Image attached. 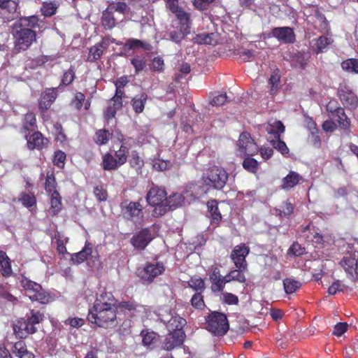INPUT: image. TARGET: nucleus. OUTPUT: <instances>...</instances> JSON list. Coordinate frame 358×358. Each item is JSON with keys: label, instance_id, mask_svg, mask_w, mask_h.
Listing matches in <instances>:
<instances>
[{"label": "nucleus", "instance_id": "nucleus-15", "mask_svg": "<svg viewBox=\"0 0 358 358\" xmlns=\"http://www.w3.org/2000/svg\"><path fill=\"white\" fill-rule=\"evenodd\" d=\"M37 327H33L27 320H20L13 324V331L17 337L22 338L36 331Z\"/></svg>", "mask_w": 358, "mask_h": 358}, {"label": "nucleus", "instance_id": "nucleus-43", "mask_svg": "<svg viewBox=\"0 0 358 358\" xmlns=\"http://www.w3.org/2000/svg\"><path fill=\"white\" fill-rule=\"evenodd\" d=\"M131 63L134 66L136 73H138L145 67L146 60L144 57L137 55L131 60Z\"/></svg>", "mask_w": 358, "mask_h": 358}, {"label": "nucleus", "instance_id": "nucleus-2", "mask_svg": "<svg viewBox=\"0 0 358 358\" xmlns=\"http://www.w3.org/2000/svg\"><path fill=\"white\" fill-rule=\"evenodd\" d=\"M37 24L38 18L34 15L21 17L13 24L12 34L16 49L25 50L36 41V33L31 29Z\"/></svg>", "mask_w": 358, "mask_h": 358}, {"label": "nucleus", "instance_id": "nucleus-6", "mask_svg": "<svg viewBox=\"0 0 358 358\" xmlns=\"http://www.w3.org/2000/svg\"><path fill=\"white\" fill-rule=\"evenodd\" d=\"M203 178L206 185L220 189L225 185L228 174L223 168L215 166L209 169L206 177Z\"/></svg>", "mask_w": 358, "mask_h": 358}, {"label": "nucleus", "instance_id": "nucleus-1", "mask_svg": "<svg viewBox=\"0 0 358 358\" xmlns=\"http://www.w3.org/2000/svg\"><path fill=\"white\" fill-rule=\"evenodd\" d=\"M117 306L111 292H103L96 297L90 308L87 320L99 327L108 328L115 325Z\"/></svg>", "mask_w": 358, "mask_h": 358}, {"label": "nucleus", "instance_id": "nucleus-39", "mask_svg": "<svg viewBox=\"0 0 358 358\" xmlns=\"http://www.w3.org/2000/svg\"><path fill=\"white\" fill-rule=\"evenodd\" d=\"M110 137V134L108 131L105 129H100L96 132L94 141L96 143L99 145H105L108 143Z\"/></svg>", "mask_w": 358, "mask_h": 358}, {"label": "nucleus", "instance_id": "nucleus-7", "mask_svg": "<svg viewBox=\"0 0 358 358\" xmlns=\"http://www.w3.org/2000/svg\"><path fill=\"white\" fill-rule=\"evenodd\" d=\"M258 146L248 132H243L237 141L236 154L241 157L257 153Z\"/></svg>", "mask_w": 358, "mask_h": 358}, {"label": "nucleus", "instance_id": "nucleus-48", "mask_svg": "<svg viewBox=\"0 0 358 358\" xmlns=\"http://www.w3.org/2000/svg\"><path fill=\"white\" fill-rule=\"evenodd\" d=\"M293 206L290 202L286 201L282 203L280 208L277 210L279 211L280 217H287L293 213Z\"/></svg>", "mask_w": 358, "mask_h": 358}, {"label": "nucleus", "instance_id": "nucleus-38", "mask_svg": "<svg viewBox=\"0 0 358 358\" xmlns=\"http://www.w3.org/2000/svg\"><path fill=\"white\" fill-rule=\"evenodd\" d=\"M332 42L333 40L331 37L327 36H320L317 41H315L314 44V45L316 47L317 52H322Z\"/></svg>", "mask_w": 358, "mask_h": 358}, {"label": "nucleus", "instance_id": "nucleus-62", "mask_svg": "<svg viewBox=\"0 0 358 358\" xmlns=\"http://www.w3.org/2000/svg\"><path fill=\"white\" fill-rule=\"evenodd\" d=\"M227 94H218L215 96L210 101V104L212 106H220L223 105L227 101Z\"/></svg>", "mask_w": 358, "mask_h": 358}, {"label": "nucleus", "instance_id": "nucleus-63", "mask_svg": "<svg viewBox=\"0 0 358 358\" xmlns=\"http://www.w3.org/2000/svg\"><path fill=\"white\" fill-rule=\"evenodd\" d=\"M348 324L346 322H339L335 325L333 334L336 336H342L348 329Z\"/></svg>", "mask_w": 358, "mask_h": 358}, {"label": "nucleus", "instance_id": "nucleus-49", "mask_svg": "<svg viewBox=\"0 0 358 358\" xmlns=\"http://www.w3.org/2000/svg\"><path fill=\"white\" fill-rule=\"evenodd\" d=\"M142 342L145 346L151 347L156 339V334L154 332H141Z\"/></svg>", "mask_w": 358, "mask_h": 358}, {"label": "nucleus", "instance_id": "nucleus-19", "mask_svg": "<svg viewBox=\"0 0 358 358\" xmlns=\"http://www.w3.org/2000/svg\"><path fill=\"white\" fill-rule=\"evenodd\" d=\"M108 41L102 40L101 42L95 44L89 49V54L87 56V61L94 62L101 58L104 50L108 46Z\"/></svg>", "mask_w": 358, "mask_h": 358}, {"label": "nucleus", "instance_id": "nucleus-55", "mask_svg": "<svg viewBox=\"0 0 358 358\" xmlns=\"http://www.w3.org/2000/svg\"><path fill=\"white\" fill-rule=\"evenodd\" d=\"M189 285L196 291H202L205 287L204 282L201 278H191Z\"/></svg>", "mask_w": 358, "mask_h": 358}, {"label": "nucleus", "instance_id": "nucleus-51", "mask_svg": "<svg viewBox=\"0 0 358 358\" xmlns=\"http://www.w3.org/2000/svg\"><path fill=\"white\" fill-rule=\"evenodd\" d=\"M243 166L247 171L255 173L257 169V162L253 158L246 157L243 162Z\"/></svg>", "mask_w": 358, "mask_h": 358}, {"label": "nucleus", "instance_id": "nucleus-47", "mask_svg": "<svg viewBox=\"0 0 358 358\" xmlns=\"http://www.w3.org/2000/svg\"><path fill=\"white\" fill-rule=\"evenodd\" d=\"M57 10V6L53 2H44L41 7V12L44 16L48 17L54 15Z\"/></svg>", "mask_w": 358, "mask_h": 358}, {"label": "nucleus", "instance_id": "nucleus-50", "mask_svg": "<svg viewBox=\"0 0 358 358\" xmlns=\"http://www.w3.org/2000/svg\"><path fill=\"white\" fill-rule=\"evenodd\" d=\"M65 160L66 154L64 152L57 150L55 152L52 162L55 166H58L59 168L64 167Z\"/></svg>", "mask_w": 358, "mask_h": 358}, {"label": "nucleus", "instance_id": "nucleus-14", "mask_svg": "<svg viewBox=\"0 0 358 358\" xmlns=\"http://www.w3.org/2000/svg\"><path fill=\"white\" fill-rule=\"evenodd\" d=\"M185 334L184 331H169L164 341V348L166 350H171L174 348L181 345L185 340Z\"/></svg>", "mask_w": 358, "mask_h": 358}, {"label": "nucleus", "instance_id": "nucleus-54", "mask_svg": "<svg viewBox=\"0 0 358 358\" xmlns=\"http://www.w3.org/2000/svg\"><path fill=\"white\" fill-rule=\"evenodd\" d=\"M171 164L169 161L162 159H155L152 162V166L157 171H165L171 166Z\"/></svg>", "mask_w": 358, "mask_h": 358}, {"label": "nucleus", "instance_id": "nucleus-5", "mask_svg": "<svg viewBox=\"0 0 358 358\" xmlns=\"http://www.w3.org/2000/svg\"><path fill=\"white\" fill-rule=\"evenodd\" d=\"M206 329L215 336H222L229 329V323L227 316L221 313H212L207 320Z\"/></svg>", "mask_w": 358, "mask_h": 358}, {"label": "nucleus", "instance_id": "nucleus-46", "mask_svg": "<svg viewBox=\"0 0 358 358\" xmlns=\"http://www.w3.org/2000/svg\"><path fill=\"white\" fill-rule=\"evenodd\" d=\"M274 148L281 152L282 155H286L289 152V149L284 141L280 139V137L275 138L274 140L271 141Z\"/></svg>", "mask_w": 358, "mask_h": 358}, {"label": "nucleus", "instance_id": "nucleus-22", "mask_svg": "<svg viewBox=\"0 0 358 358\" xmlns=\"http://www.w3.org/2000/svg\"><path fill=\"white\" fill-rule=\"evenodd\" d=\"M0 266L1 274L4 277H8L13 273L11 262L6 253L0 250Z\"/></svg>", "mask_w": 358, "mask_h": 358}, {"label": "nucleus", "instance_id": "nucleus-64", "mask_svg": "<svg viewBox=\"0 0 358 358\" xmlns=\"http://www.w3.org/2000/svg\"><path fill=\"white\" fill-rule=\"evenodd\" d=\"M309 55L308 53L299 52L295 55V59L300 67L304 68L308 61Z\"/></svg>", "mask_w": 358, "mask_h": 358}, {"label": "nucleus", "instance_id": "nucleus-11", "mask_svg": "<svg viewBox=\"0 0 358 358\" xmlns=\"http://www.w3.org/2000/svg\"><path fill=\"white\" fill-rule=\"evenodd\" d=\"M124 217L134 222H140L143 218V207L139 202L130 201L122 206Z\"/></svg>", "mask_w": 358, "mask_h": 358}, {"label": "nucleus", "instance_id": "nucleus-42", "mask_svg": "<svg viewBox=\"0 0 358 358\" xmlns=\"http://www.w3.org/2000/svg\"><path fill=\"white\" fill-rule=\"evenodd\" d=\"M214 34H201L196 35L194 38V40L198 43H204L208 45H213L215 43V41L213 40Z\"/></svg>", "mask_w": 358, "mask_h": 358}, {"label": "nucleus", "instance_id": "nucleus-21", "mask_svg": "<svg viewBox=\"0 0 358 358\" xmlns=\"http://www.w3.org/2000/svg\"><path fill=\"white\" fill-rule=\"evenodd\" d=\"M302 177L295 171H290L289 174L282 179V188L289 189L299 184Z\"/></svg>", "mask_w": 358, "mask_h": 358}, {"label": "nucleus", "instance_id": "nucleus-26", "mask_svg": "<svg viewBox=\"0 0 358 358\" xmlns=\"http://www.w3.org/2000/svg\"><path fill=\"white\" fill-rule=\"evenodd\" d=\"M102 164L103 169L107 171L116 170L121 166L118 164V160L111 153H106L103 156Z\"/></svg>", "mask_w": 358, "mask_h": 358}, {"label": "nucleus", "instance_id": "nucleus-40", "mask_svg": "<svg viewBox=\"0 0 358 358\" xmlns=\"http://www.w3.org/2000/svg\"><path fill=\"white\" fill-rule=\"evenodd\" d=\"M24 129L30 131H34L36 129V116L32 113L26 114L24 117V122L23 125Z\"/></svg>", "mask_w": 358, "mask_h": 358}, {"label": "nucleus", "instance_id": "nucleus-23", "mask_svg": "<svg viewBox=\"0 0 358 358\" xmlns=\"http://www.w3.org/2000/svg\"><path fill=\"white\" fill-rule=\"evenodd\" d=\"M92 249L90 244L86 243L81 251L71 255V260L73 264H81L92 254Z\"/></svg>", "mask_w": 358, "mask_h": 358}, {"label": "nucleus", "instance_id": "nucleus-20", "mask_svg": "<svg viewBox=\"0 0 358 358\" xmlns=\"http://www.w3.org/2000/svg\"><path fill=\"white\" fill-rule=\"evenodd\" d=\"M57 96L56 89H48L42 94L41 99L39 103L41 109L46 110L50 108L51 103L56 99Z\"/></svg>", "mask_w": 358, "mask_h": 358}, {"label": "nucleus", "instance_id": "nucleus-8", "mask_svg": "<svg viewBox=\"0 0 358 358\" xmlns=\"http://www.w3.org/2000/svg\"><path fill=\"white\" fill-rule=\"evenodd\" d=\"M158 226L156 224L142 229L132 236L131 239V245L136 249L143 250L154 238Z\"/></svg>", "mask_w": 358, "mask_h": 358}, {"label": "nucleus", "instance_id": "nucleus-58", "mask_svg": "<svg viewBox=\"0 0 358 358\" xmlns=\"http://www.w3.org/2000/svg\"><path fill=\"white\" fill-rule=\"evenodd\" d=\"M246 269H240L236 268V269L231 271L230 272L231 273L232 278H234L235 281L245 282L246 279L243 272Z\"/></svg>", "mask_w": 358, "mask_h": 358}, {"label": "nucleus", "instance_id": "nucleus-45", "mask_svg": "<svg viewBox=\"0 0 358 358\" xmlns=\"http://www.w3.org/2000/svg\"><path fill=\"white\" fill-rule=\"evenodd\" d=\"M19 201H20L23 206L25 207H31L36 204V198L31 194H26L22 193L19 197Z\"/></svg>", "mask_w": 358, "mask_h": 358}, {"label": "nucleus", "instance_id": "nucleus-41", "mask_svg": "<svg viewBox=\"0 0 358 358\" xmlns=\"http://www.w3.org/2000/svg\"><path fill=\"white\" fill-rule=\"evenodd\" d=\"M336 113L338 116V119L336 120L339 126L343 129H348L350 127V121L348 118L344 110L342 108H340L336 110Z\"/></svg>", "mask_w": 358, "mask_h": 358}, {"label": "nucleus", "instance_id": "nucleus-10", "mask_svg": "<svg viewBox=\"0 0 358 358\" xmlns=\"http://www.w3.org/2000/svg\"><path fill=\"white\" fill-rule=\"evenodd\" d=\"M200 188L196 185L192 184L189 185V189L186 191V197L180 193H174L171 194L169 197L166 199V207L168 208V210L170 209H174L180 206L183 203L185 199L187 197V194L189 192L190 195L194 198L199 196L200 194Z\"/></svg>", "mask_w": 358, "mask_h": 358}, {"label": "nucleus", "instance_id": "nucleus-35", "mask_svg": "<svg viewBox=\"0 0 358 358\" xmlns=\"http://www.w3.org/2000/svg\"><path fill=\"white\" fill-rule=\"evenodd\" d=\"M343 70L348 73H358V59H348L341 63Z\"/></svg>", "mask_w": 358, "mask_h": 358}, {"label": "nucleus", "instance_id": "nucleus-25", "mask_svg": "<svg viewBox=\"0 0 358 358\" xmlns=\"http://www.w3.org/2000/svg\"><path fill=\"white\" fill-rule=\"evenodd\" d=\"M122 106V101L121 100H116L112 98L109 102L106 110L104 113L105 118L108 120L113 118L117 110L120 109Z\"/></svg>", "mask_w": 358, "mask_h": 358}, {"label": "nucleus", "instance_id": "nucleus-33", "mask_svg": "<svg viewBox=\"0 0 358 358\" xmlns=\"http://www.w3.org/2000/svg\"><path fill=\"white\" fill-rule=\"evenodd\" d=\"M113 150L115 151V157L118 160V164L121 166L123 165L127 160L129 149L124 143H122L117 150H115V148H113Z\"/></svg>", "mask_w": 358, "mask_h": 358}, {"label": "nucleus", "instance_id": "nucleus-53", "mask_svg": "<svg viewBox=\"0 0 358 358\" xmlns=\"http://www.w3.org/2000/svg\"><path fill=\"white\" fill-rule=\"evenodd\" d=\"M110 8L121 14H125L129 12V8L124 2H114L110 4Z\"/></svg>", "mask_w": 358, "mask_h": 358}, {"label": "nucleus", "instance_id": "nucleus-57", "mask_svg": "<svg viewBox=\"0 0 358 358\" xmlns=\"http://www.w3.org/2000/svg\"><path fill=\"white\" fill-rule=\"evenodd\" d=\"M305 249L299 243H293L288 250V254L293 256H300L304 253Z\"/></svg>", "mask_w": 358, "mask_h": 358}, {"label": "nucleus", "instance_id": "nucleus-52", "mask_svg": "<svg viewBox=\"0 0 358 358\" xmlns=\"http://www.w3.org/2000/svg\"><path fill=\"white\" fill-rule=\"evenodd\" d=\"M280 79V76L278 73H273L269 78L268 84L271 86V92L272 94L275 93L279 88Z\"/></svg>", "mask_w": 358, "mask_h": 358}, {"label": "nucleus", "instance_id": "nucleus-61", "mask_svg": "<svg viewBox=\"0 0 358 358\" xmlns=\"http://www.w3.org/2000/svg\"><path fill=\"white\" fill-rule=\"evenodd\" d=\"M344 287L345 285L340 280H336L329 287L328 292L329 294L334 295L337 292L343 291Z\"/></svg>", "mask_w": 358, "mask_h": 358}, {"label": "nucleus", "instance_id": "nucleus-37", "mask_svg": "<svg viewBox=\"0 0 358 358\" xmlns=\"http://www.w3.org/2000/svg\"><path fill=\"white\" fill-rule=\"evenodd\" d=\"M44 317L43 313L32 310L27 320L33 327H36V325L41 323L44 320Z\"/></svg>", "mask_w": 358, "mask_h": 358}, {"label": "nucleus", "instance_id": "nucleus-44", "mask_svg": "<svg viewBox=\"0 0 358 358\" xmlns=\"http://www.w3.org/2000/svg\"><path fill=\"white\" fill-rule=\"evenodd\" d=\"M45 188L46 192L49 194H51L54 192H57L55 189L56 188L55 178L52 173H50V174L48 173L46 180H45Z\"/></svg>", "mask_w": 358, "mask_h": 358}, {"label": "nucleus", "instance_id": "nucleus-36", "mask_svg": "<svg viewBox=\"0 0 358 358\" xmlns=\"http://www.w3.org/2000/svg\"><path fill=\"white\" fill-rule=\"evenodd\" d=\"M357 261L355 258L345 257L341 262L345 271L354 277V269Z\"/></svg>", "mask_w": 358, "mask_h": 358}, {"label": "nucleus", "instance_id": "nucleus-24", "mask_svg": "<svg viewBox=\"0 0 358 358\" xmlns=\"http://www.w3.org/2000/svg\"><path fill=\"white\" fill-rule=\"evenodd\" d=\"M185 324L186 320L178 315L172 316L171 318L167 321V328L169 331L179 330L180 331H184L182 329Z\"/></svg>", "mask_w": 358, "mask_h": 358}, {"label": "nucleus", "instance_id": "nucleus-27", "mask_svg": "<svg viewBox=\"0 0 358 358\" xmlns=\"http://www.w3.org/2000/svg\"><path fill=\"white\" fill-rule=\"evenodd\" d=\"M13 353L18 358H34V355L29 352L23 341H18L13 345Z\"/></svg>", "mask_w": 358, "mask_h": 358}, {"label": "nucleus", "instance_id": "nucleus-28", "mask_svg": "<svg viewBox=\"0 0 358 358\" xmlns=\"http://www.w3.org/2000/svg\"><path fill=\"white\" fill-rule=\"evenodd\" d=\"M268 134H273L275 138L280 137V134L285 131V126L280 121L269 122L266 127Z\"/></svg>", "mask_w": 358, "mask_h": 358}, {"label": "nucleus", "instance_id": "nucleus-30", "mask_svg": "<svg viewBox=\"0 0 358 358\" xmlns=\"http://www.w3.org/2000/svg\"><path fill=\"white\" fill-rule=\"evenodd\" d=\"M124 48L127 50H136L142 48L146 50H150L151 49V45L148 43L144 42L143 41L135 38H130L126 42Z\"/></svg>", "mask_w": 358, "mask_h": 358}, {"label": "nucleus", "instance_id": "nucleus-59", "mask_svg": "<svg viewBox=\"0 0 358 358\" xmlns=\"http://www.w3.org/2000/svg\"><path fill=\"white\" fill-rule=\"evenodd\" d=\"M110 137L113 140V148H115L116 144H125V138H124L122 133L117 130L115 131L112 134H110Z\"/></svg>", "mask_w": 358, "mask_h": 358}, {"label": "nucleus", "instance_id": "nucleus-32", "mask_svg": "<svg viewBox=\"0 0 358 358\" xmlns=\"http://www.w3.org/2000/svg\"><path fill=\"white\" fill-rule=\"evenodd\" d=\"M284 290L287 294L295 292L301 287V283L292 278H285L283 280Z\"/></svg>", "mask_w": 358, "mask_h": 358}, {"label": "nucleus", "instance_id": "nucleus-3", "mask_svg": "<svg viewBox=\"0 0 358 358\" xmlns=\"http://www.w3.org/2000/svg\"><path fill=\"white\" fill-rule=\"evenodd\" d=\"M20 285L31 301L47 304L54 300V297L43 289L40 284L29 280L24 275L21 276Z\"/></svg>", "mask_w": 358, "mask_h": 358}, {"label": "nucleus", "instance_id": "nucleus-17", "mask_svg": "<svg viewBox=\"0 0 358 358\" xmlns=\"http://www.w3.org/2000/svg\"><path fill=\"white\" fill-rule=\"evenodd\" d=\"M211 289L213 292H220L224 289L222 276L217 267H213L209 273Z\"/></svg>", "mask_w": 358, "mask_h": 358}, {"label": "nucleus", "instance_id": "nucleus-56", "mask_svg": "<svg viewBox=\"0 0 358 358\" xmlns=\"http://www.w3.org/2000/svg\"><path fill=\"white\" fill-rule=\"evenodd\" d=\"M171 12L176 15L177 18L182 24H187L189 21V15L185 12L181 7L179 6L177 8V10Z\"/></svg>", "mask_w": 358, "mask_h": 358}, {"label": "nucleus", "instance_id": "nucleus-31", "mask_svg": "<svg viewBox=\"0 0 358 358\" xmlns=\"http://www.w3.org/2000/svg\"><path fill=\"white\" fill-rule=\"evenodd\" d=\"M208 208L211 216V224L217 225L222 219V215L218 210L217 202L215 201H209Z\"/></svg>", "mask_w": 358, "mask_h": 358}, {"label": "nucleus", "instance_id": "nucleus-60", "mask_svg": "<svg viewBox=\"0 0 358 358\" xmlns=\"http://www.w3.org/2000/svg\"><path fill=\"white\" fill-rule=\"evenodd\" d=\"M94 194L96 198L100 201H104L107 199V192L101 186L95 187L94 189Z\"/></svg>", "mask_w": 358, "mask_h": 358}, {"label": "nucleus", "instance_id": "nucleus-16", "mask_svg": "<svg viewBox=\"0 0 358 358\" xmlns=\"http://www.w3.org/2000/svg\"><path fill=\"white\" fill-rule=\"evenodd\" d=\"M272 36L284 43H292L295 38L292 29L288 27L274 28Z\"/></svg>", "mask_w": 358, "mask_h": 358}, {"label": "nucleus", "instance_id": "nucleus-34", "mask_svg": "<svg viewBox=\"0 0 358 358\" xmlns=\"http://www.w3.org/2000/svg\"><path fill=\"white\" fill-rule=\"evenodd\" d=\"M50 195V209L54 215L57 214L62 209L61 198L58 192H54Z\"/></svg>", "mask_w": 358, "mask_h": 358}, {"label": "nucleus", "instance_id": "nucleus-18", "mask_svg": "<svg viewBox=\"0 0 358 358\" xmlns=\"http://www.w3.org/2000/svg\"><path fill=\"white\" fill-rule=\"evenodd\" d=\"M27 145L29 149H42L48 143L47 138H44L39 131H35L32 135H26Z\"/></svg>", "mask_w": 358, "mask_h": 358}, {"label": "nucleus", "instance_id": "nucleus-4", "mask_svg": "<svg viewBox=\"0 0 358 358\" xmlns=\"http://www.w3.org/2000/svg\"><path fill=\"white\" fill-rule=\"evenodd\" d=\"M166 192L159 187H152L148 192L146 201L150 206L155 207L152 215L157 217L165 214L168 211L166 207Z\"/></svg>", "mask_w": 358, "mask_h": 358}, {"label": "nucleus", "instance_id": "nucleus-12", "mask_svg": "<svg viewBox=\"0 0 358 358\" xmlns=\"http://www.w3.org/2000/svg\"><path fill=\"white\" fill-rule=\"evenodd\" d=\"M338 94L342 103L347 108L353 110L358 105V98L347 85H341Z\"/></svg>", "mask_w": 358, "mask_h": 358}, {"label": "nucleus", "instance_id": "nucleus-9", "mask_svg": "<svg viewBox=\"0 0 358 358\" xmlns=\"http://www.w3.org/2000/svg\"><path fill=\"white\" fill-rule=\"evenodd\" d=\"M164 271L165 266L162 262H154L148 263L142 270H138V275L143 280L150 283Z\"/></svg>", "mask_w": 358, "mask_h": 358}, {"label": "nucleus", "instance_id": "nucleus-13", "mask_svg": "<svg viewBox=\"0 0 358 358\" xmlns=\"http://www.w3.org/2000/svg\"><path fill=\"white\" fill-rule=\"evenodd\" d=\"M250 249L245 244H240L234 248L231 253V258L234 263L236 268L247 269L246 256L249 254Z\"/></svg>", "mask_w": 358, "mask_h": 358}, {"label": "nucleus", "instance_id": "nucleus-29", "mask_svg": "<svg viewBox=\"0 0 358 358\" xmlns=\"http://www.w3.org/2000/svg\"><path fill=\"white\" fill-rule=\"evenodd\" d=\"M148 96L145 93L138 94L133 98L131 100V105L136 113H141L143 111Z\"/></svg>", "mask_w": 358, "mask_h": 358}]
</instances>
